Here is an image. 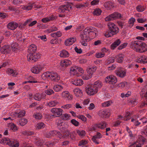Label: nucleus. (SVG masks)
Segmentation results:
<instances>
[{"label":"nucleus","instance_id":"f257e3e1","mask_svg":"<svg viewBox=\"0 0 147 147\" xmlns=\"http://www.w3.org/2000/svg\"><path fill=\"white\" fill-rule=\"evenodd\" d=\"M37 47L34 44H31L29 47L28 52L29 54L27 55L28 61H31L32 62H34L40 58L41 55L39 53H35Z\"/></svg>","mask_w":147,"mask_h":147},{"label":"nucleus","instance_id":"f03ea898","mask_svg":"<svg viewBox=\"0 0 147 147\" xmlns=\"http://www.w3.org/2000/svg\"><path fill=\"white\" fill-rule=\"evenodd\" d=\"M131 48L140 53H142L147 51V45L141 41H131L129 44Z\"/></svg>","mask_w":147,"mask_h":147},{"label":"nucleus","instance_id":"7ed1b4c3","mask_svg":"<svg viewBox=\"0 0 147 147\" xmlns=\"http://www.w3.org/2000/svg\"><path fill=\"white\" fill-rule=\"evenodd\" d=\"M108 31L105 34V36L109 37L117 34L119 32V29L118 27L114 23L109 22L108 23Z\"/></svg>","mask_w":147,"mask_h":147},{"label":"nucleus","instance_id":"20e7f679","mask_svg":"<svg viewBox=\"0 0 147 147\" xmlns=\"http://www.w3.org/2000/svg\"><path fill=\"white\" fill-rule=\"evenodd\" d=\"M43 75L51 80L53 82H57L60 79V76L56 72L54 71H47Z\"/></svg>","mask_w":147,"mask_h":147},{"label":"nucleus","instance_id":"39448f33","mask_svg":"<svg viewBox=\"0 0 147 147\" xmlns=\"http://www.w3.org/2000/svg\"><path fill=\"white\" fill-rule=\"evenodd\" d=\"M89 31L88 28L85 29L82 31L80 34V37L82 40V44L84 46H86L87 45L86 42H87L90 40V36H89Z\"/></svg>","mask_w":147,"mask_h":147},{"label":"nucleus","instance_id":"423d86ee","mask_svg":"<svg viewBox=\"0 0 147 147\" xmlns=\"http://www.w3.org/2000/svg\"><path fill=\"white\" fill-rule=\"evenodd\" d=\"M122 18V16L118 12H115L107 17L105 18L106 21H110L115 19H121Z\"/></svg>","mask_w":147,"mask_h":147},{"label":"nucleus","instance_id":"0eeeda50","mask_svg":"<svg viewBox=\"0 0 147 147\" xmlns=\"http://www.w3.org/2000/svg\"><path fill=\"white\" fill-rule=\"evenodd\" d=\"M71 8V6L69 3L61 5L58 9L60 13H64L65 11H69Z\"/></svg>","mask_w":147,"mask_h":147},{"label":"nucleus","instance_id":"6e6552de","mask_svg":"<svg viewBox=\"0 0 147 147\" xmlns=\"http://www.w3.org/2000/svg\"><path fill=\"white\" fill-rule=\"evenodd\" d=\"M56 123L57 125V128L61 131H64L67 129L68 127V125L65 124L61 121L60 119H58L56 120Z\"/></svg>","mask_w":147,"mask_h":147},{"label":"nucleus","instance_id":"1a4fd4ad","mask_svg":"<svg viewBox=\"0 0 147 147\" xmlns=\"http://www.w3.org/2000/svg\"><path fill=\"white\" fill-rule=\"evenodd\" d=\"M115 72L118 76L121 78H124L126 75V70L123 69L121 67L117 68Z\"/></svg>","mask_w":147,"mask_h":147},{"label":"nucleus","instance_id":"9d476101","mask_svg":"<svg viewBox=\"0 0 147 147\" xmlns=\"http://www.w3.org/2000/svg\"><path fill=\"white\" fill-rule=\"evenodd\" d=\"M96 88H94L93 86L91 85L86 88V91L88 94L90 95H93L98 92V90H96Z\"/></svg>","mask_w":147,"mask_h":147},{"label":"nucleus","instance_id":"9b49d317","mask_svg":"<svg viewBox=\"0 0 147 147\" xmlns=\"http://www.w3.org/2000/svg\"><path fill=\"white\" fill-rule=\"evenodd\" d=\"M63 110L60 108H53L51 110V112L54 114L53 115V117H58L62 115Z\"/></svg>","mask_w":147,"mask_h":147},{"label":"nucleus","instance_id":"f8f14e48","mask_svg":"<svg viewBox=\"0 0 147 147\" xmlns=\"http://www.w3.org/2000/svg\"><path fill=\"white\" fill-rule=\"evenodd\" d=\"M105 81L107 83L110 84H114L116 83L117 80L115 76L113 75H111L106 78Z\"/></svg>","mask_w":147,"mask_h":147},{"label":"nucleus","instance_id":"ddd939ff","mask_svg":"<svg viewBox=\"0 0 147 147\" xmlns=\"http://www.w3.org/2000/svg\"><path fill=\"white\" fill-rule=\"evenodd\" d=\"M107 125L106 123L103 121L100 123L95 124L93 126L92 128L94 130H96L97 128L103 129L107 127Z\"/></svg>","mask_w":147,"mask_h":147},{"label":"nucleus","instance_id":"4468645a","mask_svg":"<svg viewBox=\"0 0 147 147\" xmlns=\"http://www.w3.org/2000/svg\"><path fill=\"white\" fill-rule=\"evenodd\" d=\"M110 114L109 111L101 110L99 111V115L102 118H107L109 117Z\"/></svg>","mask_w":147,"mask_h":147},{"label":"nucleus","instance_id":"2eb2a0df","mask_svg":"<svg viewBox=\"0 0 147 147\" xmlns=\"http://www.w3.org/2000/svg\"><path fill=\"white\" fill-rule=\"evenodd\" d=\"M18 26V24L15 22H11L9 23L7 25L8 28L11 30H14Z\"/></svg>","mask_w":147,"mask_h":147},{"label":"nucleus","instance_id":"dca6fc26","mask_svg":"<svg viewBox=\"0 0 147 147\" xmlns=\"http://www.w3.org/2000/svg\"><path fill=\"white\" fill-rule=\"evenodd\" d=\"M42 67L40 65L33 67L31 69L32 72L35 74H38L42 70Z\"/></svg>","mask_w":147,"mask_h":147},{"label":"nucleus","instance_id":"f3484780","mask_svg":"<svg viewBox=\"0 0 147 147\" xmlns=\"http://www.w3.org/2000/svg\"><path fill=\"white\" fill-rule=\"evenodd\" d=\"M46 94L44 92L41 94L36 93L34 96V98L36 100H40L42 98H45Z\"/></svg>","mask_w":147,"mask_h":147},{"label":"nucleus","instance_id":"a211bd4d","mask_svg":"<svg viewBox=\"0 0 147 147\" xmlns=\"http://www.w3.org/2000/svg\"><path fill=\"white\" fill-rule=\"evenodd\" d=\"M8 145L11 147H18L19 144V142L14 139L10 140Z\"/></svg>","mask_w":147,"mask_h":147},{"label":"nucleus","instance_id":"6ab92c4d","mask_svg":"<svg viewBox=\"0 0 147 147\" xmlns=\"http://www.w3.org/2000/svg\"><path fill=\"white\" fill-rule=\"evenodd\" d=\"M0 51L2 53L7 54L10 53V49L8 45H4L1 48Z\"/></svg>","mask_w":147,"mask_h":147},{"label":"nucleus","instance_id":"aec40b11","mask_svg":"<svg viewBox=\"0 0 147 147\" xmlns=\"http://www.w3.org/2000/svg\"><path fill=\"white\" fill-rule=\"evenodd\" d=\"M102 137V136L101 134L99 132H97L96 135L93 136L92 140L94 143L98 144L99 143L97 141V139H100Z\"/></svg>","mask_w":147,"mask_h":147},{"label":"nucleus","instance_id":"412c9836","mask_svg":"<svg viewBox=\"0 0 147 147\" xmlns=\"http://www.w3.org/2000/svg\"><path fill=\"white\" fill-rule=\"evenodd\" d=\"M97 69L96 66H93L88 67L87 69V72L88 74L91 75L92 76L93 74Z\"/></svg>","mask_w":147,"mask_h":147},{"label":"nucleus","instance_id":"4be33fe9","mask_svg":"<svg viewBox=\"0 0 147 147\" xmlns=\"http://www.w3.org/2000/svg\"><path fill=\"white\" fill-rule=\"evenodd\" d=\"M76 40L75 38H70L67 39L65 42V44L66 46H69L72 45Z\"/></svg>","mask_w":147,"mask_h":147},{"label":"nucleus","instance_id":"5701e85b","mask_svg":"<svg viewBox=\"0 0 147 147\" xmlns=\"http://www.w3.org/2000/svg\"><path fill=\"white\" fill-rule=\"evenodd\" d=\"M76 66L71 67L70 68V72L71 74L73 75H76L77 76H79L81 74H79V72H77Z\"/></svg>","mask_w":147,"mask_h":147},{"label":"nucleus","instance_id":"b1692460","mask_svg":"<svg viewBox=\"0 0 147 147\" xmlns=\"http://www.w3.org/2000/svg\"><path fill=\"white\" fill-rule=\"evenodd\" d=\"M124 55L122 54H119L116 55L115 58L116 61L118 63H122L123 60Z\"/></svg>","mask_w":147,"mask_h":147},{"label":"nucleus","instance_id":"393cba45","mask_svg":"<svg viewBox=\"0 0 147 147\" xmlns=\"http://www.w3.org/2000/svg\"><path fill=\"white\" fill-rule=\"evenodd\" d=\"M104 6L107 9L109 10L114 6V4L113 2L109 1L105 2L104 4Z\"/></svg>","mask_w":147,"mask_h":147},{"label":"nucleus","instance_id":"a878e982","mask_svg":"<svg viewBox=\"0 0 147 147\" xmlns=\"http://www.w3.org/2000/svg\"><path fill=\"white\" fill-rule=\"evenodd\" d=\"M121 41L119 39L115 40L111 45V49L112 50L114 49L116 47L119 46L121 43Z\"/></svg>","mask_w":147,"mask_h":147},{"label":"nucleus","instance_id":"bb28decb","mask_svg":"<svg viewBox=\"0 0 147 147\" xmlns=\"http://www.w3.org/2000/svg\"><path fill=\"white\" fill-rule=\"evenodd\" d=\"M91 85L93 86L94 88H96V89L97 90H98V88H100L102 86L101 82L99 80L95 82L94 84Z\"/></svg>","mask_w":147,"mask_h":147},{"label":"nucleus","instance_id":"cd10ccee","mask_svg":"<svg viewBox=\"0 0 147 147\" xmlns=\"http://www.w3.org/2000/svg\"><path fill=\"white\" fill-rule=\"evenodd\" d=\"M72 84L76 86H81L83 84V82L82 79H76L72 81Z\"/></svg>","mask_w":147,"mask_h":147},{"label":"nucleus","instance_id":"c85d7f7f","mask_svg":"<svg viewBox=\"0 0 147 147\" xmlns=\"http://www.w3.org/2000/svg\"><path fill=\"white\" fill-rule=\"evenodd\" d=\"M94 31H90L88 30L89 31V36L90 38L92 39L94 38L97 35V31L96 28H93Z\"/></svg>","mask_w":147,"mask_h":147},{"label":"nucleus","instance_id":"c756f323","mask_svg":"<svg viewBox=\"0 0 147 147\" xmlns=\"http://www.w3.org/2000/svg\"><path fill=\"white\" fill-rule=\"evenodd\" d=\"M63 86L58 84L54 85L53 87V90L57 92L61 91L63 89Z\"/></svg>","mask_w":147,"mask_h":147},{"label":"nucleus","instance_id":"7c9ffc66","mask_svg":"<svg viewBox=\"0 0 147 147\" xmlns=\"http://www.w3.org/2000/svg\"><path fill=\"white\" fill-rule=\"evenodd\" d=\"M137 62L143 63H147V57L145 56H142L137 60Z\"/></svg>","mask_w":147,"mask_h":147},{"label":"nucleus","instance_id":"2f4dec72","mask_svg":"<svg viewBox=\"0 0 147 147\" xmlns=\"http://www.w3.org/2000/svg\"><path fill=\"white\" fill-rule=\"evenodd\" d=\"M60 56L62 57H67L69 56V54L67 51L63 50L60 52Z\"/></svg>","mask_w":147,"mask_h":147},{"label":"nucleus","instance_id":"473e14b6","mask_svg":"<svg viewBox=\"0 0 147 147\" xmlns=\"http://www.w3.org/2000/svg\"><path fill=\"white\" fill-rule=\"evenodd\" d=\"M56 130H53L50 131L47 133L45 135V136L47 138H50L55 135L56 134Z\"/></svg>","mask_w":147,"mask_h":147},{"label":"nucleus","instance_id":"72a5a7b5","mask_svg":"<svg viewBox=\"0 0 147 147\" xmlns=\"http://www.w3.org/2000/svg\"><path fill=\"white\" fill-rule=\"evenodd\" d=\"M71 63V61L68 60L66 59L63 61L61 63V65L63 67H67Z\"/></svg>","mask_w":147,"mask_h":147},{"label":"nucleus","instance_id":"f704fd0d","mask_svg":"<svg viewBox=\"0 0 147 147\" xmlns=\"http://www.w3.org/2000/svg\"><path fill=\"white\" fill-rule=\"evenodd\" d=\"M47 105L50 107H53L57 105L58 102L56 100H54L47 102Z\"/></svg>","mask_w":147,"mask_h":147},{"label":"nucleus","instance_id":"c9c22d12","mask_svg":"<svg viewBox=\"0 0 147 147\" xmlns=\"http://www.w3.org/2000/svg\"><path fill=\"white\" fill-rule=\"evenodd\" d=\"M7 73L9 75H12L13 76H15L18 74V73L16 71H14L13 69H8Z\"/></svg>","mask_w":147,"mask_h":147},{"label":"nucleus","instance_id":"e433bc0d","mask_svg":"<svg viewBox=\"0 0 147 147\" xmlns=\"http://www.w3.org/2000/svg\"><path fill=\"white\" fill-rule=\"evenodd\" d=\"M10 140L8 138H3L0 140V143L1 144H6L8 145Z\"/></svg>","mask_w":147,"mask_h":147},{"label":"nucleus","instance_id":"4c0bfd02","mask_svg":"<svg viewBox=\"0 0 147 147\" xmlns=\"http://www.w3.org/2000/svg\"><path fill=\"white\" fill-rule=\"evenodd\" d=\"M51 35L53 37H59L62 35V33L60 31H58L55 32L51 33Z\"/></svg>","mask_w":147,"mask_h":147},{"label":"nucleus","instance_id":"58836bf2","mask_svg":"<svg viewBox=\"0 0 147 147\" xmlns=\"http://www.w3.org/2000/svg\"><path fill=\"white\" fill-rule=\"evenodd\" d=\"M74 92L75 95L77 96H80L82 93V90L78 88L74 89Z\"/></svg>","mask_w":147,"mask_h":147},{"label":"nucleus","instance_id":"ea45409f","mask_svg":"<svg viewBox=\"0 0 147 147\" xmlns=\"http://www.w3.org/2000/svg\"><path fill=\"white\" fill-rule=\"evenodd\" d=\"M27 122V120L24 118L21 119L19 121L20 124L22 126H23L26 125Z\"/></svg>","mask_w":147,"mask_h":147},{"label":"nucleus","instance_id":"a19ab883","mask_svg":"<svg viewBox=\"0 0 147 147\" xmlns=\"http://www.w3.org/2000/svg\"><path fill=\"white\" fill-rule=\"evenodd\" d=\"M25 111H20L19 113L16 112H14V113L16 115H17L18 118H20L21 117L24 116L25 115Z\"/></svg>","mask_w":147,"mask_h":147},{"label":"nucleus","instance_id":"79ce46f5","mask_svg":"<svg viewBox=\"0 0 147 147\" xmlns=\"http://www.w3.org/2000/svg\"><path fill=\"white\" fill-rule=\"evenodd\" d=\"M62 96L65 98H67L70 99L71 98H72V97L70 96L69 98V92L67 91H65L62 92Z\"/></svg>","mask_w":147,"mask_h":147},{"label":"nucleus","instance_id":"37998d69","mask_svg":"<svg viewBox=\"0 0 147 147\" xmlns=\"http://www.w3.org/2000/svg\"><path fill=\"white\" fill-rule=\"evenodd\" d=\"M102 12L101 10L100 9H96L93 12V14L94 15L97 16H99L100 15Z\"/></svg>","mask_w":147,"mask_h":147},{"label":"nucleus","instance_id":"c03bdc74","mask_svg":"<svg viewBox=\"0 0 147 147\" xmlns=\"http://www.w3.org/2000/svg\"><path fill=\"white\" fill-rule=\"evenodd\" d=\"M115 59V57H111L109 58L107 61V64L109 65L111 63L114 62Z\"/></svg>","mask_w":147,"mask_h":147},{"label":"nucleus","instance_id":"a18cd8bd","mask_svg":"<svg viewBox=\"0 0 147 147\" xmlns=\"http://www.w3.org/2000/svg\"><path fill=\"white\" fill-rule=\"evenodd\" d=\"M136 10L140 12H142L145 10V8L143 6L139 5L136 7Z\"/></svg>","mask_w":147,"mask_h":147},{"label":"nucleus","instance_id":"49530a36","mask_svg":"<svg viewBox=\"0 0 147 147\" xmlns=\"http://www.w3.org/2000/svg\"><path fill=\"white\" fill-rule=\"evenodd\" d=\"M54 93V91L52 89H48L45 90V94L50 95Z\"/></svg>","mask_w":147,"mask_h":147},{"label":"nucleus","instance_id":"de8ad7c7","mask_svg":"<svg viewBox=\"0 0 147 147\" xmlns=\"http://www.w3.org/2000/svg\"><path fill=\"white\" fill-rule=\"evenodd\" d=\"M45 126L44 123L42 122L38 123L37 125V128L38 129H40L44 128Z\"/></svg>","mask_w":147,"mask_h":147},{"label":"nucleus","instance_id":"09e8293b","mask_svg":"<svg viewBox=\"0 0 147 147\" xmlns=\"http://www.w3.org/2000/svg\"><path fill=\"white\" fill-rule=\"evenodd\" d=\"M10 129L14 131H15L18 130V128L14 124L11 123L10 125Z\"/></svg>","mask_w":147,"mask_h":147},{"label":"nucleus","instance_id":"8fccbe9b","mask_svg":"<svg viewBox=\"0 0 147 147\" xmlns=\"http://www.w3.org/2000/svg\"><path fill=\"white\" fill-rule=\"evenodd\" d=\"M33 117L36 119H40L42 118V115L40 113H36L34 115Z\"/></svg>","mask_w":147,"mask_h":147},{"label":"nucleus","instance_id":"3c124183","mask_svg":"<svg viewBox=\"0 0 147 147\" xmlns=\"http://www.w3.org/2000/svg\"><path fill=\"white\" fill-rule=\"evenodd\" d=\"M57 30L58 28H57L53 26L47 30L49 33H50L52 32L57 31Z\"/></svg>","mask_w":147,"mask_h":147},{"label":"nucleus","instance_id":"603ef678","mask_svg":"<svg viewBox=\"0 0 147 147\" xmlns=\"http://www.w3.org/2000/svg\"><path fill=\"white\" fill-rule=\"evenodd\" d=\"M71 123L76 126H78L79 125V122L75 119L71 120Z\"/></svg>","mask_w":147,"mask_h":147},{"label":"nucleus","instance_id":"864d4df0","mask_svg":"<svg viewBox=\"0 0 147 147\" xmlns=\"http://www.w3.org/2000/svg\"><path fill=\"white\" fill-rule=\"evenodd\" d=\"M131 115L130 113L129 112H127L126 113L124 118H123V119L125 121H127L130 119V116Z\"/></svg>","mask_w":147,"mask_h":147},{"label":"nucleus","instance_id":"5fc2aeb1","mask_svg":"<svg viewBox=\"0 0 147 147\" xmlns=\"http://www.w3.org/2000/svg\"><path fill=\"white\" fill-rule=\"evenodd\" d=\"M105 55V54L102 53H96V57L97 58H102Z\"/></svg>","mask_w":147,"mask_h":147},{"label":"nucleus","instance_id":"6e6d98bb","mask_svg":"<svg viewBox=\"0 0 147 147\" xmlns=\"http://www.w3.org/2000/svg\"><path fill=\"white\" fill-rule=\"evenodd\" d=\"M22 3V1L21 0H13L12 3L13 4L17 5Z\"/></svg>","mask_w":147,"mask_h":147},{"label":"nucleus","instance_id":"4d7b16f0","mask_svg":"<svg viewBox=\"0 0 147 147\" xmlns=\"http://www.w3.org/2000/svg\"><path fill=\"white\" fill-rule=\"evenodd\" d=\"M45 145L48 147H53L54 145V144L52 141L46 142Z\"/></svg>","mask_w":147,"mask_h":147},{"label":"nucleus","instance_id":"13d9d810","mask_svg":"<svg viewBox=\"0 0 147 147\" xmlns=\"http://www.w3.org/2000/svg\"><path fill=\"white\" fill-rule=\"evenodd\" d=\"M127 45V43H124L121 44L118 48V49L119 50H121L123 48H125Z\"/></svg>","mask_w":147,"mask_h":147},{"label":"nucleus","instance_id":"bf43d9fd","mask_svg":"<svg viewBox=\"0 0 147 147\" xmlns=\"http://www.w3.org/2000/svg\"><path fill=\"white\" fill-rule=\"evenodd\" d=\"M131 121L133 122L134 125L136 126H138L140 123V122H138V120L135 119H131Z\"/></svg>","mask_w":147,"mask_h":147},{"label":"nucleus","instance_id":"052dcab7","mask_svg":"<svg viewBox=\"0 0 147 147\" xmlns=\"http://www.w3.org/2000/svg\"><path fill=\"white\" fill-rule=\"evenodd\" d=\"M32 4H30L27 6H25L23 7V9L25 10H31L32 8Z\"/></svg>","mask_w":147,"mask_h":147},{"label":"nucleus","instance_id":"680f3d73","mask_svg":"<svg viewBox=\"0 0 147 147\" xmlns=\"http://www.w3.org/2000/svg\"><path fill=\"white\" fill-rule=\"evenodd\" d=\"M77 132L80 136L84 135L86 134L85 131L84 130L80 131L78 130L77 131Z\"/></svg>","mask_w":147,"mask_h":147},{"label":"nucleus","instance_id":"e2e57ef3","mask_svg":"<svg viewBox=\"0 0 147 147\" xmlns=\"http://www.w3.org/2000/svg\"><path fill=\"white\" fill-rule=\"evenodd\" d=\"M77 117L81 119L82 121H86V118L82 115H80L77 116Z\"/></svg>","mask_w":147,"mask_h":147},{"label":"nucleus","instance_id":"0e129e2a","mask_svg":"<svg viewBox=\"0 0 147 147\" xmlns=\"http://www.w3.org/2000/svg\"><path fill=\"white\" fill-rule=\"evenodd\" d=\"M117 22L118 25L121 28H122L123 26L125 25V22L123 21H118Z\"/></svg>","mask_w":147,"mask_h":147},{"label":"nucleus","instance_id":"69168bd1","mask_svg":"<svg viewBox=\"0 0 147 147\" xmlns=\"http://www.w3.org/2000/svg\"><path fill=\"white\" fill-rule=\"evenodd\" d=\"M61 116L62 118L64 120H67L69 117V115L66 113L62 115Z\"/></svg>","mask_w":147,"mask_h":147},{"label":"nucleus","instance_id":"338daca9","mask_svg":"<svg viewBox=\"0 0 147 147\" xmlns=\"http://www.w3.org/2000/svg\"><path fill=\"white\" fill-rule=\"evenodd\" d=\"M136 20L135 18H131L129 19V23L132 26H133L134 25V22Z\"/></svg>","mask_w":147,"mask_h":147},{"label":"nucleus","instance_id":"774afa93","mask_svg":"<svg viewBox=\"0 0 147 147\" xmlns=\"http://www.w3.org/2000/svg\"><path fill=\"white\" fill-rule=\"evenodd\" d=\"M92 76L91 75L87 74L86 75H84L83 76V78L85 80H88Z\"/></svg>","mask_w":147,"mask_h":147}]
</instances>
